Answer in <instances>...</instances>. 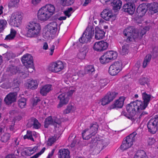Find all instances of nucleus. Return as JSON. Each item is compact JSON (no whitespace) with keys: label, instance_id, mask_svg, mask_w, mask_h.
<instances>
[{"label":"nucleus","instance_id":"1","mask_svg":"<svg viewBox=\"0 0 158 158\" xmlns=\"http://www.w3.org/2000/svg\"><path fill=\"white\" fill-rule=\"evenodd\" d=\"M149 28L145 27L141 29L139 31L134 27L130 26L125 29L123 34L127 38L126 41L127 42H130L134 40L135 41L137 38L141 39L147 31H148Z\"/></svg>","mask_w":158,"mask_h":158},{"label":"nucleus","instance_id":"2","mask_svg":"<svg viewBox=\"0 0 158 158\" xmlns=\"http://www.w3.org/2000/svg\"><path fill=\"white\" fill-rule=\"evenodd\" d=\"M75 91V88L73 86L65 87L61 89L60 92L62 93L58 97L60 102L57 105V107L60 108L63 105L67 104Z\"/></svg>","mask_w":158,"mask_h":158},{"label":"nucleus","instance_id":"3","mask_svg":"<svg viewBox=\"0 0 158 158\" xmlns=\"http://www.w3.org/2000/svg\"><path fill=\"white\" fill-rule=\"evenodd\" d=\"M55 7L51 4H48L43 6L38 11L37 17L41 21L48 20L54 14Z\"/></svg>","mask_w":158,"mask_h":158},{"label":"nucleus","instance_id":"4","mask_svg":"<svg viewBox=\"0 0 158 158\" xmlns=\"http://www.w3.org/2000/svg\"><path fill=\"white\" fill-rule=\"evenodd\" d=\"M27 30V35L30 38L36 37L39 34L40 30V24L34 22H29L26 27Z\"/></svg>","mask_w":158,"mask_h":158},{"label":"nucleus","instance_id":"5","mask_svg":"<svg viewBox=\"0 0 158 158\" xmlns=\"http://www.w3.org/2000/svg\"><path fill=\"white\" fill-rule=\"evenodd\" d=\"M142 102L140 101L136 100L128 104L126 107L127 112L131 116H134L137 111L139 112L141 110H144L142 108Z\"/></svg>","mask_w":158,"mask_h":158},{"label":"nucleus","instance_id":"6","mask_svg":"<svg viewBox=\"0 0 158 158\" xmlns=\"http://www.w3.org/2000/svg\"><path fill=\"white\" fill-rule=\"evenodd\" d=\"M94 33V28L92 27H87L83 33L82 36L79 39L81 43H89Z\"/></svg>","mask_w":158,"mask_h":158},{"label":"nucleus","instance_id":"7","mask_svg":"<svg viewBox=\"0 0 158 158\" xmlns=\"http://www.w3.org/2000/svg\"><path fill=\"white\" fill-rule=\"evenodd\" d=\"M118 56L117 52L113 51H108L105 52L100 58L101 63L106 64L116 59Z\"/></svg>","mask_w":158,"mask_h":158},{"label":"nucleus","instance_id":"8","mask_svg":"<svg viewBox=\"0 0 158 158\" xmlns=\"http://www.w3.org/2000/svg\"><path fill=\"white\" fill-rule=\"evenodd\" d=\"M23 13L18 12L13 13L9 21V24L13 26L18 27L23 19Z\"/></svg>","mask_w":158,"mask_h":158},{"label":"nucleus","instance_id":"9","mask_svg":"<svg viewBox=\"0 0 158 158\" xmlns=\"http://www.w3.org/2000/svg\"><path fill=\"white\" fill-rule=\"evenodd\" d=\"M158 125V115H157L148 122L147 127L148 131L152 134H155L157 131Z\"/></svg>","mask_w":158,"mask_h":158},{"label":"nucleus","instance_id":"10","mask_svg":"<svg viewBox=\"0 0 158 158\" xmlns=\"http://www.w3.org/2000/svg\"><path fill=\"white\" fill-rule=\"evenodd\" d=\"M118 93L114 92H109L100 101L101 105L104 106L109 104L115 98Z\"/></svg>","mask_w":158,"mask_h":158},{"label":"nucleus","instance_id":"11","mask_svg":"<svg viewBox=\"0 0 158 158\" xmlns=\"http://www.w3.org/2000/svg\"><path fill=\"white\" fill-rule=\"evenodd\" d=\"M57 24L55 22H52L48 25L44 33L47 37H50L52 35H54L57 30Z\"/></svg>","mask_w":158,"mask_h":158},{"label":"nucleus","instance_id":"12","mask_svg":"<svg viewBox=\"0 0 158 158\" xmlns=\"http://www.w3.org/2000/svg\"><path fill=\"white\" fill-rule=\"evenodd\" d=\"M122 69L121 62L117 61L111 64L109 67V73L112 76H115Z\"/></svg>","mask_w":158,"mask_h":158},{"label":"nucleus","instance_id":"13","mask_svg":"<svg viewBox=\"0 0 158 158\" xmlns=\"http://www.w3.org/2000/svg\"><path fill=\"white\" fill-rule=\"evenodd\" d=\"M64 68V65L61 61H57L51 64L49 66V71L53 73H58L60 71Z\"/></svg>","mask_w":158,"mask_h":158},{"label":"nucleus","instance_id":"14","mask_svg":"<svg viewBox=\"0 0 158 158\" xmlns=\"http://www.w3.org/2000/svg\"><path fill=\"white\" fill-rule=\"evenodd\" d=\"M108 47V43L104 41L95 43L93 46L94 50L98 52L106 50Z\"/></svg>","mask_w":158,"mask_h":158},{"label":"nucleus","instance_id":"15","mask_svg":"<svg viewBox=\"0 0 158 158\" xmlns=\"http://www.w3.org/2000/svg\"><path fill=\"white\" fill-rule=\"evenodd\" d=\"M82 137L83 139L85 140L89 139L90 137L92 138V140L91 142V143H95L98 141L96 137L91 134V132L88 129L85 130L82 132Z\"/></svg>","mask_w":158,"mask_h":158},{"label":"nucleus","instance_id":"16","mask_svg":"<svg viewBox=\"0 0 158 158\" xmlns=\"http://www.w3.org/2000/svg\"><path fill=\"white\" fill-rule=\"evenodd\" d=\"M22 61L24 66L27 67L33 65V59L32 56L29 54L24 55L22 58Z\"/></svg>","mask_w":158,"mask_h":158},{"label":"nucleus","instance_id":"17","mask_svg":"<svg viewBox=\"0 0 158 158\" xmlns=\"http://www.w3.org/2000/svg\"><path fill=\"white\" fill-rule=\"evenodd\" d=\"M17 93L16 92L8 94L4 99V101L7 105H10L16 101Z\"/></svg>","mask_w":158,"mask_h":158},{"label":"nucleus","instance_id":"18","mask_svg":"<svg viewBox=\"0 0 158 158\" xmlns=\"http://www.w3.org/2000/svg\"><path fill=\"white\" fill-rule=\"evenodd\" d=\"M125 99V98L124 97H120L118 99L115 100L113 104L110 106V109L122 108Z\"/></svg>","mask_w":158,"mask_h":158},{"label":"nucleus","instance_id":"19","mask_svg":"<svg viewBox=\"0 0 158 158\" xmlns=\"http://www.w3.org/2000/svg\"><path fill=\"white\" fill-rule=\"evenodd\" d=\"M142 96L143 99V102L141 101H139L142 103V104H141V106H142V108L144 110L148 106L150 100L151 96L150 95L147 94L146 92L142 93Z\"/></svg>","mask_w":158,"mask_h":158},{"label":"nucleus","instance_id":"20","mask_svg":"<svg viewBox=\"0 0 158 158\" xmlns=\"http://www.w3.org/2000/svg\"><path fill=\"white\" fill-rule=\"evenodd\" d=\"M101 17L105 20L109 21L113 16L111 11L107 9L104 10L101 14Z\"/></svg>","mask_w":158,"mask_h":158},{"label":"nucleus","instance_id":"21","mask_svg":"<svg viewBox=\"0 0 158 158\" xmlns=\"http://www.w3.org/2000/svg\"><path fill=\"white\" fill-rule=\"evenodd\" d=\"M136 134L135 132H133L126 137L123 140L125 141V142L127 143L131 147L133 145V142L135 141Z\"/></svg>","mask_w":158,"mask_h":158},{"label":"nucleus","instance_id":"22","mask_svg":"<svg viewBox=\"0 0 158 158\" xmlns=\"http://www.w3.org/2000/svg\"><path fill=\"white\" fill-rule=\"evenodd\" d=\"M135 8V6L127 3L123 6L124 11L127 12L130 14L132 15L134 14Z\"/></svg>","mask_w":158,"mask_h":158},{"label":"nucleus","instance_id":"23","mask_svg":"<svg viewBox=\"0 0 158 158\" xmlns=\"http://www.w3.org/2000/svg\"><path fill=\"white\" fill-rule=\"evenodd\" d=\"M51 85L47 84L40 88V93L43 96H46L47 94L52 89Z\"/></svg>","mask_w":158,"mask_h":158},{"label":"nucleus","instance_id":"24","mask_svg":"<svg viewBox=\"0 0 158 158\" xmlns=\"http://www.w3.org/2000/svg\"><path fill=\"white\" fill-rule=\"evenodd\" d=\"M148 8V4L146 5L145 4H142L140 5L138 7L136 12L139 13L140 16H142L145 14Z\"/></svg>","mask_w":158,"mask_h":158},{"label":"nucleus","instance_id":"25","mask_svg":"<svg viewBox=\"0 0 158 158\" xmlns=\"http://www.w3.org/2000/svg\"><path fill=\"white\" fill-rule=\"evenodd\" d=\"M148 8L152 14L158 13V3L156 2H153L148 4Z\"/></svg>","mask_w":158,"mask_h":158},{"label":"nucleus","instance_id":"26","mask_svg":"<svg viewBox=\"0 0 158 158\" xmlns=\"http://www.w3.org/2000/svg\"><path fill=\"white\" fill-rule=\"evenodd\" d=\"M105 32L98 27L95 28V38L98 40L102 39L105 36Z\"/></svg>","mask_w":158,"mask_h":158},{"label":"nucleus","instance_id":"27","mask_svg":"<svg viewBox=\"0 0 158 158\" xmlns=\"http://www.w3.org/2000/svg\"><path fill=\"white\" fill-rule=\"evenodd\" d=\"M110 3L113 6V10L115 12L119 10L122 6V2L120 0H112Z\"/></svg>","mask_w":158,"mask_h":158},{"label":"nucleus","instance_id":"28","mask_svg":"<svg viewBox=\"0 0 158 158\" xmlns=\"http://www.w3.org/2000/svg\"><path fill=\"white\" fill-rule=\"evenodd\" d=\"M59 158H70L69 152L68 149H60L58 153Z\"/></svg>","mask_w":158,"mask_h":158},{"label":"nucleus","instance_id":"29","mask_svg":"<svg viewBox=\"0 0 158 158\" xmlns=\"http://www.w3.org/2000/svg\"><path fill=\"white\" fill-rule=\"evenodd\" d=\"M38 84V82L37 81L31 80L28 81L27 85L29 88L33 90L37 88Z\"/></svg>","mask_w":158,"mask_h":158},{"label":"nucleus","instance_id":"30","mask_svg":"<svg viewBox=\"0 0 158 158\" xmlns=\"http://www.w3.org/2000/svg\"><path fill=\"white\" fill-rule=\"evenodd\" d=\"M134 158H148L145 152L143 150L138 151L134 156Z\"/></svg>","mask_w":158,"mask_h":158},{"label":"nucleus","instance_id":"31","mask_svg":"<svg viewBox=\"0 0 158 158\" xmlns=\"http://www.w3.org/2000/svg\"><path fill=\"white\" fill-rule=\"evenodd\" d=\"M36 134V132L35 131H27V134L24 136L23 139H28L34 141V139L33 138V136H35Z\"/></svg>","mask_w":158,"mask_h":158},{"label":"nucleus","instance_id":"32","mask_svg":"<svg viewBox=\"0 0 158 158\" xmlns=\"http://www.w3.org/2000/svg\"><path fill=\"white\" fill-rule=\"evenodd\" d=\"M38 148L37 146H35L33 148H28L25 151V153L26 155L30 156L38 150Z\"/></svg>","mask_w":158,"mask_h":158},{"label":"nucleus","instance_id":"33","mask_svg":"<svg viewBox=\"0 0 158 158\" xmlns=\"http://www.w3.org/2000/svg\"><path fill=\"white\" fill-rule=\"evenodd\" d=\"M98 126L96 123H95L91 125L89 128H88L91 132V134L94 136L97 132Z\"/></svg>","mask_w":158,"mask_h":158},{"label":"nucleus","instance_id":"34","mask_svg":"<svg viewBox=\"0 0 158 158\" xmlns=\"http://www.w3.org/2000/svg\"><path fill=\"white\" fill-rule=\"evenodd\" d=\"M16 33V32L15 30L11 29L10 34L6 36L5 40L9 41L13 39L15 36Z\"/></svg>","mask_w":158,"mask_h":158},{"label":"nucleus","instance_id":"35","mask_svg":"<svg viewBox=\"0 0 158 158\" xmlns=\"http://www.w3.org/2000/svg\"><path fill=\"white\" fill-rule=\"evenodd\" d=\"M33 67V65L30 66H27V67H26L25 69L27 71H26V73H22V74L20 75V76L22 75V77L24 78L27 77L29 74L28 72L31 73L34 70Z\"/></svg>","mask_w":158,"mask_h":158},{"label":"nucleus","instance_id":"36","mask_svg":"<svg viewBox=\"0 0 158 158\" xmlns=\"http://www.w3.org/2000/svg\"><path fill=\"white\" fill-rule=\"evenodd\" d=\"M85 71L86 73L91 74L94 73L95 70L93 65H89L85 67Z\"/></svg>","mask_w":158,"mask_h":158},{"label":"nucleus","instance_id":"37","mask_svg":"<svg viewBox=\"0 0 158 158\" xmlns=\"http://www.w3.org/2000/svg\"><path fill=\"white\" fill-rule=\"evenodd\" d=\"M129 45L128 44H125L122 47V49L120 51V53L122 55L127 54L129 52Z\"/></svg>","mask_w":158,"mask_h":158},{"label":"nucleus","instance_id":"38","mask_svg":"<svg viewBox=\"0 0 158 158\" xmlns=\"http://www.w3.org/2000/svg\"><path fill=\"white\" fill-rule=\"evenodd\" d=\"M44 123V127L45 128H48L49 125H53V118L52 116H49L46 118Z\"/></svg>","mask_w":158,"mask_h":158},{"label":"nucleus","instance_id":"39","mask_svg":"<svg viewBox=\"0 0 158 158\" xmlns=\"http://www.w3.org/2000/svg\"><path fill=\"white\" fill-rule=\"evenodd\" d=\"M152 57L151 55L148 54L145 57L143 62V67L145 68L149 63Z\"/></svg>","mask_w":158,"mask_h":158},{"label":"nucleus","instance_id":"40","mask_svg":"<svg viewBox=\"0 0 158 158\" xmlns=\"http://www.w3.org/2000/svg\"><path fill=\"white\" fill-rule=\"evenodd\" d=\"M30 120L31 121V124L33 125L34 128L38 129L40 127V124L36 119L34 118H31Z\"/></svg>","mask_w":158,"mask_h":158},{"label":"nucleus","instance_id":"41","mask_svg":"<svg viewBox=\"0 0 158 158\" xmlns=\"http://www.w3.org/2000/svg\"><path fill=\"white\" fill-rule=\"evenodd\" d=\"M26 104V100L25 98H21L18 101V106L21 108H23Z\"/></svg>","mask_w":158,"mask_h":158},{"label":"nucleus","instance_id":"42","mask_svg":"<svg viewBox=\"0 0 158 158\" xmlns=\"http://www.w3.org/2000/svg\"><path fill=\"white\" fill-rule=\"evenodd\" d=\"M7 22L5 19H0V33L2 32L6 26Z\"/></svg>","mask_w":158,"mask_h":158},{"label":"nucleus","instance_id":"43","mask_svg":"<svg viewBox=\"0 0 158 158\" xmlns=\"http://www.w3.org/2000/svg\"><path fill=\"white\" fill-rule=\"evenodd\" d=\"M98 143L101 144L102 148L106 147L109 143V140L108 139H102L101 140H99L98 142Z\"/></svg>","mask_w":158,"mask_h":158},{"label":"nucleus","instance_id":"44","mask_svg":"<svg viewBox=\"0 0 158 158\" xmlns=\"http://www.w3.org/2000/svg\"><path fill=\"white\" fill-rule=\"evenodd\" d=\"M10 136V134L7 133H5L1 136V140L2 142L6 143L9 139Z\"/></svg>","mask_w":158,"mask_h":158},{"label":"nucleus","instance_id":"45","mask_svg":"<svg viewBox=\"0 0 158 158\" xmlns=\"http://www.w3.org/2000/svg\"><path fill=\"white\" fill-rule=\"evenodd\" d=\"M57 137L54 135L49 138L47 142L48 145L49 146H51L57 139Z\"/></svg>","mask_w":158,"mask_h":158},{"label":"nucleus","instance_id":"46","mask_svg":"<svg viewBox=\"0 0 158 158\" xmlns=\"http://www.w3.org/2000/svg\"><path fill=\"white\" fill-rule=\"evenodd\" d=\"M125 142V141L123 140L120 147L121 149L123 151L126 150L131 147L127 143H126Z\"/></svg>","mask_w":158,"mask_h":158},{"label":"nucleus","instance_id":"47","mask_svg":"<svg viewBox=\"0 0 158 158\" xmlns=\"http://www.w3.org/2000/svg\"><path fill=\"white\" fill-rule=\"evenodd\" d=\"M73 2L74 0H61L62 4L64 6L71 5Z\"/></svg>","mask_w":158,"mask_h":158},{"label":"nucleus","instance_id":"48","mask_svg":"<svg viewBox=\"0 0 158 158\" xmlns=\"http://www.w3.org/2000/svg\"><path fill=\"white\" fill-rule=\"evenodd\" d=\"M52 118L53 123V125L55 127H57V125H60L61 122L60 119L55 117H54Z\"/></svg>","mask_w":158,"mask_h":158},{"label":"nucleus","instance_id":"49","mask_svg":"<svg viewBox=\"0 0 158 158\" xmlns=\"http://www.w3.org/2000/svg\"><path fill=\"white\" fill-rule=\"evenodd\" d=\"M108 81L106 79H101L99 81V84L101 88L105 86L107 84Z\"/></svg>","mask_w":158,"mask_h":158},{"label":"nucleus","instance_id":"50","mask_svg":"<svg viewBox=\"0 0 158 158\" xmlns=\"http://www.w3.org/2000/svg\"><path fill=\"white\" fill-rule=\"evenodd\" d=\"M20 0H12L9 3V6L13 7L16 6L17 4L19 2Z\"/></svg>","mask_w":158,"mask_h":158},{"label":"nucleus","instance_id":"51","mask_svg":"<svg viewBox=\"0 0 158 158\" xmlns=\"http://www.w3.org/2000/svg\"><path fill=\"white\" fill-rule=\"evenodd\" d=\"M73 9L72 7L68 8L67 10L64 11V14L68 17H69L73 12Z\"/></svg>","mask_w":158,"mask_h":158},{"label":"nucleus","instance_id":"52","mask_svg":"<svg viewBox=\"0 0 158 158\" xmlns=\"http://www.w3.org/2000/svg\"><path fill=\"white\" fill-rule=\"evenodd\" d=\"M45 149V148L44 147L40 152L36 153V154L33 156H32L30 158H37L39 156L41 155L44 152Z\"/></svg>","mask_w":158,"mask_h":158},{"label":"nucleus","instance_id":"53","mask_svg":"<svg viewBox=\"0 0 158 158\" xmlns=\"http://www.w3.org/2000/svg\"><path fill=\"white\" fill-rule=\"evenodd\" d=\"M140 84L142 85H145V84L148 85V83L147 79L145 78L140 79L139 81Z\"/></svg>","mask_w":158,"mask_h":158},{"label":"nucleus","instance_id":"54","mask_svg":"<svg viewBox=\"0 0 158 158\" xmlns=\"http://www.w3.org/2000/svg\"><path fill=\"white\" fill-rule=\"evenodd\" d=\"M5 56L7 57L8 60L11 58H12L15 56V55L12 52H7L4 54Z\"/></svg>","mask_w":158,"mask_h":158},{"label":"nucleus","instance_id":"55","mask_svg":"<svg viewBox=\"0 0 158 158\" xmlns=\"http://www.w3.org/2000/svg\"><path fill=\"white\" fill-rule=\"evenodd\" d=\"M73 107L72 105H69L66 109L64 111V113L65 114H68L72 110Z\"/></svg>","mask_w":158,"mask_h":158},{"label":"nucleus","instance_id":"56","mask_svg":"<svg viewBox=\"0 0 158 158\" xmlns=\"http://www.w3.org/2000/svg\"><path fill=\"white\" fill-rule=\"evenodd\" d=\"M88 47L87 46L85 45L81 49V52L80 53V54L82 55L85 54L88 51Z\"/></svg>","mask_w":158,"mask_h":158},{"label":"nucleus","instance_id":"57","mask_svg":"<svg viewBox=\"0 0 158 158\" xmlns=\"http://www.w3.org/2000/svg\"><path fill=\"white\" fill-rule=\"evenodd\" d=\"M127 2V3L132 4L135 6V4L137 3L139 0H124Z\"/></svg>","mask_w":158,"mask_h":158},{"label":"nucleus","instance_id":"58","mask_svg":"<svg viewBox=\"0 0 158 158\" xmlns=\"http://www.w3.org/2000/svg\"><path fill=\"white\" fill-rule=\"evenodd\" d=\"M148 143L149 145H152L155 142V140L153 138H148Z\"/></svg>","mask_w":158,"mask_h":158},{"label":"nucleus","instance_id":"59","mask_svg":"<svg viewBox=\"0 0 158 158\" xmlns=\"http://www.w3.org/2000/svg\"><path fill=\"white\" fill-rule=\"evenodd\" d=\"M40 101V99L39 98H36L35 99H34L33 101V105L34 106H36L38 102Z\"/></svg>","mask_w":158,"mask_h":158},{"label":"nucleus","instance_id":"60","mask_svg":"<svg viewBox=\"0 0 158 158\" xmlns=\"http://www.w3.org/2000/svg\"><path fill=\"white\" fill-rule=\"evenodd\" d=\"M112 1V0H100V2L103 4H107L108 2H110Z\"/></svg>","mask_w":158,"mask_h":158},{"label":"nucleus","instance_id":"61","mask_svg":"<svg viewBox=\"0 0 158 158\" xmlns=\"http://www.w3.org/2000/svg\"><path fill=\"white\" fill-rule=\"evenodd\" d=\"M41 0H32V3L34 5H36L39 3Z\"/></svg>","mask_w":158,"mask_h":158},{"label":"nucleus","instance_id":"62","mask_svg":"<svg viewBox=\"0 0 158 158\" xmlns=\"http://www.w3.org/2000/svg\"><path fill=\"white\" fill-rule=\"evenodd\" d=\"M55 48V46L54 45H52L50 48V55H52L53 53L54 52V50Z\"/></svg>","mask_w":158,"mask_h":158},{"label":"nucleus","instance_id":"63","mask_svg":"<svg viewBox=\"0 0 158 158\" xmlns=\"http://www.w3.org/2000/svg\"><path fill=\"white\" fill-rule=\"evenodd\" d=\"M6 158H15V156L14 154H11L8 155Z\"/></svg>","mask_w":158,"mask_h":158},{"label":"nucleus","instance_id":"64","mask_svg":"<svg viewBox=\"0 0 158 158\" xmlns=\"http://www.w3.org/2000/svg\"><path fill=\"white\" fill-rule=\"evenodd\" d=\"M85 1L83 5L84 6H86L91 2V0H85Z\"/></svg>","mask_w":158,"mask_h":158}]
</instances>
